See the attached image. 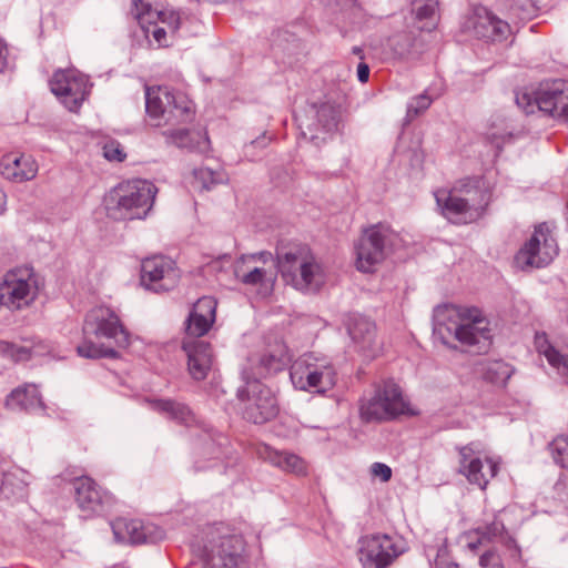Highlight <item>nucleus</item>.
Here are the masks:
<instances>
[{
    "mask_svg": "<svg viewBox=\"0 0 568 568\" xmlns=\"http://www.w3.org/2000/svg\"><path fill=\"white\" fill-rule=\"evenodd\" d=\"M132 6L138 18L144 12H146L150 8V6L148 3H144L142 0H132Z\"/></svg>",
    "mask_w": 568,
    "mask_h": 568,
    "instance_id": "53",
    "label": "nucleus"
},
{
    "mask_svg": "<svg viewBox=\"0 0 568 568\" xmlns=\"http://www.w3.org/2000/svg\"><path fill=\"white\" fill-rule=\"evenodd\" d=\"M272 253L266 251H262L251 255V258L262 261L263 263H266L268 260H272Z\"/></svg>",
    "mask_w": 568,
    "mask_h": 568,
    "instance_id": "55",
    "label": "nucleus"
},
{
    "mask_svg": "<svg viewBox=\"0 0 568 568\" xmlns=\"http://www.w3.org/2000/svg\"><path fill=\"white\" fill-rule=\"evenodd\" d=\"M546 94L554 95L552 102L541 101L548 114L568 123V81L552 80V89L546 91Z\"/></svg>",
    "mask_w": 568,
    "mask_h": 568,
    "instance_id": "30",
    "label": "nucleus"
},
{
    "mask_svg": "<svg viewBox=\"0 0 568 568\" xmlns=\"http://www.w3.org/2000/svg\"><path fill=\"white\" fill-rule=\"evenodd\" d=\"M558 252L557 241L549 227L546 223H540L515 255V264L523 271L546 267L558 255Z\"/></svg>",
    "mask_w": 568,
    "mask_h": 568,
    "instance_id": "9",
    "label": "nucleus"
},
{
    "mask_svg": "<svg viewBox=\"0 0 568 568\" xmlns=\"http://www.w3.org/2000/svg\"><path fill=\"white\" fill-rule=\"evenodd\" d=\"M465 31L478 39L491 42L506 40L510 34V26L488 9L477 8L464 23Z\"/></svg>",
    "mask_w": 568,
    "mask_h": 568,
    "instance_id": "18",
    "label": "nucleus"
},
{
    "mask_svg": "<svg viewBox=\"0 0 568 568\" xmlns=\"http://www.w3.org/2000/svg\"><path fill=\"white\" fill-rule=\"evenodd\" d=\"M181 277L175 262L163 255L144 258L141 264V284L155 293L173 290Z\"/></svg>",
    "mask_w": 568,
    "mask_h": 568,
    "instance_id": "13",
    "label": "nucleus"
},
{
    "mask_svg": "<svg viewBox=\"0 0 568 568\" xmlns=\"http://www.w3.org/2000/svg\"><path fill=\"white\" fill-rule=\"evenodd\" d=\"M272 138L271 136H267L266 133H263L261 136H258L257 139L251 141L250 145L251 146H258V148H265L268 145V143L271 142Z\"/></svg>",
    "mask_w": 568,
    "mask_h": 568,
    "instance_id": "54",
    "label": "nucleus"
},
{
    "mask_svg": "<svg viewBox=\"0 0 568 568\" xmlns=\"http://www.w3.org/2000/svg\"><path fill=\"white\" fill-rule=\"evenodd\" d=\"M197 552L202 568H247L246 545L241 535L211 529Z\"/></svg>",
    "mask_w": 568,
    "mask_h": 568,
    "instance_id": "6",
    "label": "nucleus"
},
{
    "mask_svg": "<svg viewBox=\"0 0 568 568\" xmlns=\"http://www.w3.org/2000/svg\"><path fill=\"white\" fill-rule=\"evenodd\" d=\"M347 331L361 352L367 356L376 354V326L372 321L362 315H354L349 320Z\"/></svg>",
    "mask_w": 568,
    "mask_h": 568,
    "instance_id": "25",
    "label": "nucleus"
},
{
    "mask_svg": "<svg viewBox=\"0 0 568 568\" xmlns=\"http://www.w3.org/2000/svg\"><path fill=\"white\" fill-rule=\"evenodd\" d=\"M37 291V281L31 268L9 271L0 284V304L20 310L36 298Z\"/></svg>",
    "mask_w": 568,
    "mask_h": 568,
    "instance_id": "11",
    "label": "nucleus"
},
{
    "mask_svg": "<svg viewBox=\"0 0 568 568\" xmlns=\"http://www.w3.org/2000/svg\"><path fill=\"white\" fill-rule=\"evenodd\" d=\"M166 36V32L163 28H155L153 30V38L159 42L161 43L162 40L165 38Z\"/></svg>",
    "mask_w": 568,
    "mask_h": 568,
    "instance_id": "57",
    "label": "nucleus"
},
{
    "mask_svg": "<svg viewBox=\"0 0 568 568\" xmlns=\"http://www.w3.org/2000/svg\"><path fill=\"white\" fill-rule=\"evenodd\" d=\"M311 119L306 121L296 116L301 135L316 145L325 142V134L334 132L339 121V108L331 102L320 105L313 104L310 109Z\"/></svg>",
    "mask_w": 568,
    "mask_h": 568,
    "instance_id": "15",
    "label": "nucleus"
},
{
    "mask_svg": "<svg viewBox=\"0 0 568 568\" xmlns=\"http://www.w3.org/2000/svg\"><path fill=\"white\" fill-rule=\"evenodd\" d=\"M475 534L478 535V542H490L497 537L507 538V544H515V540L507 535L505 524L495 518L491 523L477 527Z\"/></svg>",
    "mask_w": 568,
    "mask_h": 568,
    "instance_id": "37",
    "label": "nucleus"
},
{
    "mask_svg": "<svg viewBox=\"0 0 568 568\" xmlns=\"http://www.w3.org/2000/svg\"><path fill=\"white\" fill-rule=\"evenodd\" d=\"M153 408L160 413H164L172 419L186 422L190 416V409L183 404L170 399H160L153 403Z\"/></svg>",
    "mask_w": 568,
    "mask_h": 568,
    "instance_id": "40",
    "label": "nucleus"
},
{
    "mask_svg": "<svg viewBox=\"0 0 568 568\" xmlns=\"http://www.w3.org/2000/svg\"><path fill=\"white\" fill-rule=\"evenodd\" d=\"M542 353L549 365L554 367L562 378L568 379V356L559 353L551 345H548Z\"/></svg>",
    "mask_w": 568,
    "mask_h": 568,
    "instance_id": "43",
    "label": "nucleus"
},
{
    "mask_svg": "<svg viewBox=\"0 0 568 568\" xmlns=\"http://www.w3.org/2000/svg\"><path fill=\"white\" fill-rule=\"evenodd\" d=\"M504 7L510 19L528 20L536 14L535 0H505Z\"/></svg>",
    "mask_w": 568,
    "mask_h": 568,
    "instance_id": "38",
    "label": "nucleus"
},
{
    "mask_svg": "<svg viewBox=\"0 0 568 568\" xmlns=\"http://www.w3.org/2000/svg\"><path fill=\"white\" fill-rule=\"evenodd\" d=\"M435 199L444 217L450 223L462 225L477 221L481 216L471 209L467 200L462 199L453 189L435 192Z\"/></svg>",
    "mask_w": 568,
    "mask_h": 568,
    "instance_id": "21",
    "label": "nucleus"
},
{
    "mask_svg": "<svg viewBox=\"0 0 568 568\" xmlns=\"http://www.w3.org/2000/svg\"><path fill=\"white\" fill-rule=\"evenodd\" d=\"M296 389L324 394L336 384V372L329 358L314 353L298 357L290 369Z\"/></svg>",
    "mask_w": 568,
    "mask_h": 568,
    "instance_id": "7",
    "label": "nucleus"
},
{
    "mask_svg": "<svg viewBox=\"0 0 568 568\" xmlns=\"http://www.w3.org/2000/svg\"><path fill=\"white\" fill-rule=\"evenodd\" d=\"M165 136L168 144L176 145L178 148H186L192 151L204 152L209 148V139L206 136H200L194 143L191 138V132L186 129L168 130L162 133Z\"/></svg>",
    "mask_w": 568,
    "mask_h": 568,
    "instance_id": "33",
    "label": "nucleus"
},
{
    "mask_svg": "<svg viewBox=\"0 0 568 568\" xmlns=\"http://www.w3.org/2000/svg\"><path fill=\"white\" fill-rule=\"evenodd\" d=\"M201 444L203 455H210L219 459L224 455V446L227 444V438L220 433L207 432L201 439Z\"/></svg>",
    "mask_w": 568,
    "mask_h": 568,
    "instance_id": "39",
    "label": "nucleus"
},
{
    "mask_svg": "<svg viewBox=\"0 0 568 568\" xmlns=\"http://www.w3.org/2000/svg\"><path fill=\"white\" fill-rule=\"evenodd\" d=\"M432 104V99L426 94L422 93L414 97L407 104L406 119L413 121L420 113L426 111Z\"/></svg>",
    "mask_w": 568,
    "mask_h": 568,
    "instance_id": "44",
    "label": "nucleus"
},
{
    "mask_svg": "<svg viewBox=\"0 0 568 568\" xmlns=\"http://www.w3.org/2000/svg\"><path fill=\"white\" fill-rule=\"evenodd\" d=\"M235 275L245 285H257L261 284L266 275V271L261 267H254L252 271L240 275L239 271H235Z\"/></svg>",
    "mask_w": 568,
    "mask_h": 568,
    "instance_id": "48",
    "label": "nucleus"
},
{
    "mask_svg": "<svg viewBox=\"0 0 568 568\" xmlns=\"http://www.w3.org/2000/svg\"><path fill=\"white\" fill-rule=\"evenodd\" d=\"M503 136H504V134H500V135H497L496 133L489 134V138L493 139V141L496 142L498 144V146L500 145L499 139Z\"/></svg>",
    "mask_w": 568,
    "mask_h": 568,
    "instance_id": "60",
    "label": "nucleus"
},
{
    "mask_svg": "<svg viewBox=\"0 0 568 568\" xmlns=\"http://www.w3.org/2000/svg\"><path fill=\"white\" fill-rule=\"evenodd\" d=\"M8 48L4 41L0 38V72H2L7 65Z\"/></svg>",
    "mask_w": 568,
    "mask_h": 568,
    "instance_id": "52",
    "label": "nucleus"
},
{
    "mask_svg": "<svg viewBox=\"0 0 568 568\" xmlns=\"http://www.w3.org/2000/svg\"><path fill=\"white\" fill-rule=\"evenodd\" d=\"M183 351L187 356V368L192 378L202 381L207 376L212 366V348L207 342L184 341Z\"/></svg>",
    "mask_w": 568,
    "mask_h": 568,
    "instance_id": "24",
    "label": "nucleus"
},
{
    "mask_svg": "<svg viewBox=\"0 0 568 568\" xmlns=\"http://www.w3.org/2000/svg\"><path fill=\"white\" fill-rule=\"evenodd\" d=\"M73 485L75 501L85 517L100 515L112 504V497L90 477L78 478Z\"/></svg>",
    "mask_w": 568,
    "mask_h": 568,
    "instance_id": "19",
    "label": "nucleus"
},
{
    "mask_svg": "<svg viewBox=\"0 0 568 568\" xmlns=\"http://www.w3.org/2000/svg\"><path fill=\"white\" fill-rule=\"evenodd\" d=\"M438 7V0H412V13L419 22L426 21L424 24L418 26L420 31H432L435 23V13Z\"/></svg>",
    "mask_w": 568,
    "mask_h": 568,
    "instance_id": "35",
    "label": "nucleus"
},
{
    "mask_svg": "<svg viewBox=\"0 0 568 568\" xmlns=\"http://www.w3.org/2000/svg\"><path fill=\"white\" fill-rule=\"evenodd\" d=\"M114 539L129 545L155 544L164 538V531L152 523L118 518L111 523Z\"/></svg>",
    "mask_w": 568,
    "mask_h": 568,
    "instance_id": "17",
    "label": "nucleus"
},
{
    "mask_svg": "<svg viewBox=\"0 0 568 568\" xmlns=\"http://www.w3.org/2000/svg\"><path fill=\"white\" fill-rule=\"evenodd\" d=\"M291 362V354L283 341H275L267 345L261 353L247 358V369L251 378L258 379L283 371Z\"/></svg>",
    "mask_w": 568,
    "mask_h": 568,
    "instance_id": "16",
    "label": "nucleus"
},
{
    "mask_svg": "<svg viewBox=\"0 0 568 568\" xmlns=\"http://www.w3.org/2000/svg\"><path fill=\"white\" fill-rule=\"evenodd\" d=\"M402 542L385 534H375L359 539V561L363 568H386L404 552Z\"/></svg>",
    "mask_w": 568,
    "mask_h": 568,
    "instance_id": "12",
    "label": "nucleus"
},
{
    "mask_svg": "<svg viewBox=\"0 0 568 568\" xmlns=\"http://www.w3.org/2000/svg\"><path fill=\"white\" fill-rule=\"evenodd\" d=\"M352 52L361 59H364L363 49L361 47H353Z\"/></svg>",
    "mask_w": 568,
    "mask_h": 568,
    "instance_id": "58",
    "label": "nucleus"
},
{
    "mask_svg": "<svg viewBox=\"0 0 568 568\" xmlns=\"http://www.w3.org/2000/svg\"><path fill=\"white\" fill-rule=\"evenodd\" d=\"M161 14H162L163 17H165L166 14H169V17H170V19H171V22H170V23L172 24L173 29H178V28H179V26H180V18H179V16H178V13H176V12H174V11H170V12H162Z\"/></svg>",
    "mask_w": 568,
    "mask_h": 568,
    "instance_id": "56",
    "label": "nucleus"
},
{
    "mask_svg": "<svg viewBox=\"0 0 568 568\" xmlns=\"http://www.w3.org/2000/svg\"><path fill=\"white\" fill-rule=\"evenodd\" d=\"M481 378L496 386H505L514 374V368L501 359L484 361L478 364Z\"/></svg>",
    "mask_w": 568,
    "mask_h": 568,
    "instance_id": "32",
    "label": "nucleus"
},
{
    "mask_svg": "<svg viewBox=\"0 0 568 568\" xmlns=\"http://www.w3.org/2000/svg\"><path fill=\"white\" fill-rule=\"evenodd\" d=\"M195 468L199 470V469H203L204 467H203V466H200V465L196 463Z\"/></svg>",
    "mask_w": 568,
    "mask_h": 568,
    "instance_id": "61",
    "label": "nucleus"
},
{
    "mask_svg": "<svg viewBox=\"0 0 568 568\" xmlns=\"http://www.w3.org/2000/svg\"><path fill=\"white\" fill-rule=\"evenodd\" d=\"M174 102V93L168 88H148L145 89V111L153 121L152 125L162 126V121L166 114L168 103Z\"/></svg>",
    "mask_w": 568,
    "mask_h": 568,
    "instance_id": "29",
    "label": "nucleus"
},
{
    "mask_svg": "<svg viewBox=\"0 0 568 568\" xmlns=\"http://www.w3.org/2000/svg\"><path fill=\"white\" fill-rule=\"evenodd\" d=\"M23 490L21 481L16 480L14 476L9 473H3L0 483V494L9 499Z\"/></svg>",
    "mask_w": 568,
    "mask_h": 568,
    "instance_id": "46",
    "label": "nucleus"
},
{
    "mask_svg": "<svg viewBox=\"0 0 568 568\" xmlns=\"http://www.w3.org/2000/svg\"><path fill=\"white\" fill-rule=\"evenodd\" d=\"M368 78H369V67L366 63L361 62L357 67V79L361 83H365L368 81Z\"/></svg>",
    "mask_w": 568,
    "mask_h": 568,
    "instance_id": "51",
    "label": "nucleus"
},
{
    "mask_svg": "<svg viewBox=\"0 0 568 568\" xmlns=\"http://www.w3.org/2000/svg\"><path fill=\"white\" fill-rule=\"evenodd\" d=\"M276 266L286 283L297 290L316 292L324 283L322 267L306 245L300 243L278 244Z\"/></svg>",
    "mask_w": 568,
    "mask_h": 568,
    "instance_id": "3",
    "label": "nucleus"
},
{
    "mask_svg": "<svg viewBox=\"0 0 568 568\" xmlns=\"http://www.w3.org/2000/svg\"><path fill=\"white\" fill-rule=\"evenodd\" d=\"M271 463L280 469L297 476L307 474V465L298 455L290 452H274L270 456Z\"/></svg>",
    "mask_w": 568,
    "mask_h": 568,
    "instance_id": "34",
    "label": "nucleus"
},
{
    "mask_svg": "<svg viewBox=\"0 0 568 568\" xmlns=\"http://www.w3.org/2000/svg\"><path fill=\"white\" fill-rule=\"evenodd\" d=\"M384 51L394 59H413L423 52V42L413 31H402L386 39Z\"/></svg>",
    "mask_w": 568,
    "mask_h": 568,
    "instance_id": "26",
    "label": "nucleus"
},
{
    "mask_svg": "<svg viewBox=\"0 0 568 568\" xmlns=\"http://www.w3.org/2000/svg\"><path fill=\"white\" fill-rule=\"evenodd\" d=\"M193 186L200 191H210L215 185L225 181L223 171H213L209 168H199L193 170Z\"/></svg>",
    "mask_w": 568,
    "mask_h": 568,
    "instance_id": "36",
    "label": "nucleus"
},
{
    "mask_svg": "<svg viewBox=\"0 0 568 568\" xmlns=\"http://www.w3.org/2000/svg\"><path fill=\"white\" fill-rule=\"evenodd\" d=\"M216 301L211 296H203L193 305L184 325L189 337L205 335L215 322Z\"/></svg>",
    "mask_w": 568,
    "mask_h": 568,
    "instance_id": "22",
    "label": "nucleus"
},
{
    "mask_svg": "<svg viewBox=\"0 0 568 568\" xmlns=\"http://www.w3.org/2000/svg\"><path fill=\"white\" fill-rule=\"evenodd\" d=\"M433 334L442 344L452 349L468 353H485L491 345V329L483 311L475 306L443 304L433 312Z\"/></svg>",
    "mask_w": 568,
    "mask_h": 568,
    "instance_id": "1",
    "label": "nucleus"
},
{
    "mask_svg": "<svg viewBox=\"0 0 568 568\" xmlns=\"http://www.w3.org/2000/svg\"><path fill=\"white\" fill-rule=\"evenodd\" d=\"M36 162L28 156H20L13 160V168L11 175L18 181H29L37 174Z\"/></svg>",
    "mask_w": 568,
    "mask_h": 568,
    "instance_id": "41",
    "label": "nucleus"
},
{
    "mask_svg": "<svg viewBox=\"0 0 568 568\" xmlns=\"http://www.w3.org/2000/svg\"><path fill=\"white\" fill-rule=\"evenodd\" d=\"M0 354L11 358L14 362L27 361L30 358L29 348L6 341H0Z\"/></svg>",
    "mask_w": 568,
    "mask_h": 568,
    "instance_id": "45",
    "label": "nucleus"
},
{
    "mask_svg": "<svg viewBox=\"0 0 568 568\" xmlns=\"http://www.w3.org/2000/svg\"><path fill=\"white\" fill-rule=\"evenodd\" d=\"M453 190L467 200L471 209L478 211L480 216L484 215L486 207L490 202V185L483 176H468L456 182Z\"/></svg>",
    "mask_w": 568,
    "mask_h": 568,
    "instance_id": "23",
    "label": "nucleus"
},
{
    "mask_svg": "<svg viewBox=\"0 0 568 568\" xmlns=\"http://www.w3.org/2000/svg\"><path fill=\"white\" fill-rule=\"evenodd\" d=\"M549 453L556 465L568 469V436H558L548 444Z\"/></svg>",
    "mask_w": 568,
    "mask_h": 568,
    "instance_id": "42",
    "label": "nucleus"
},
{
    "mask_svg": "<svg viewBox=\"0 0 568 568\" xmlns=\"http://www.w3.org/2000/svg\"><path fill=\"white\" fill-rule=\"evenodd\" d=\"M480 568H504L501 558L496 549H488L479 557Z\"/></svg>",
    "mask_w": 568,
    "mask_h": 568,
    "instance_id": "49",
    "label": "nucleus"
},
{
    "mask_svg": "<svg viewBox=\"0 0 568 568\" xmlns=\"http://www.w3.org/2000/svg\"><path fill=\"white\" fill-rule=\"evenodd\" d=\"M485 542H478V539L476 541H471L468 544V548L470 550H476L478 549L479 546L484 545Z\"/></svg>",
    "mask_w": 568,
    "mask_h": 568,
    "instance_id": "59",
    "label": "nucleus"
},
{
    "mask_svg": "<svg viewBox=\"0 0 568 568\" xmlns=\"http://www.w3.org/2000/svg\"><path fill=\"white\" fill-rule=\"evenodd\" d=\"M103 155L109 161L122 162L126 154L118 141H110L103 146Z\"/></svg>",
    "mask_w": 568,
    "mask_h": 568,
    "instance_id": "47",
    "label": "nucleus"
},
{
    "mask_svg": "<svg viewBox=\"0 0 568 568\" xmlns=\"http://www.w3.org/2000/svg\"><path fill=\"white\" fill-rule=\"evenodd\" d=\"M50 88L71 112H77L90 93L88 79L73 70L55 71L50 80Z\"/></svg>",
    "mask_w": 568,
    "mask_h": 568,
    "instance_id": "14",
    "label": "nucleus"
},
{
    "mask_svg": "<svg viewBox=\"0 0 568 568\" xmlns=\"http://www.w3.org/2000/svg\"><path fill=\"white\" fill-rule=\"evenodd\" d=\"M371 473L374 477H378L384 483L392 478V468L384 463L372 464Z\"/></svg>",
    "mask_w": 568,
    "mask_h": 568,
    "instance_id": "50",
    "label": "nucleus"
},
{
    "mask_svg": "<svg viewBox=\"0 0 568 568\" xmlns=\"http://www.w3.org/2000/svg\"><path fill=\"white\" fill-rule=\"evenodd\" d=\"M156 186L146 180H131L119 183L105 199L108 216L113 220H141L151 211Z\"/></svg>",
    "mask_w": 568,
    "mask_h": 568,
    "instance_id": "4",
    "label": "nucleus"
},
{
    "mask_svg": "<svg viewBox=\"0 0 568 568\" xmlns=\"http://www.w3.org/2000/svg\"><path fill=\"white\" fill-rule=\"evenodd\" d=\"M394 237V232L383 224H375L364 230L355 244L357 270L364 273L373 272L375 265L386 257Z\"/></svg>",
    "mask_w": 568,
    "mask_h": 568,
    "instance_id": "10",
    "label": "nucleus"
},
{
    "mask_svg": "<svg viewBox=\"0 0 568 568\" xmlns=\"http://www.w3.org/2000/svg\"><path fill=\"white\" fill-rule=\"evenodd\" d=\"M82 331L83 341L77 346V353L83 358H116L119 352L115 347L125 348L130 344L129 332L108 307L88 314Z\"/></svg>",
    "mask_w": 568,
    "mask_h": 568,
    "instance_id": "2",
    "label": "nucleus"
},
{
    "mask_svg": "<svg viewBox=\"0 0 568 568\" xmlns=\"http://www.w3.org/2000/svg\"><path fill=\"white\" fill-rule=\"evenodd\" d=\"M241 375L245 386L240 387L236 395L244 403V419L262 425L275 418L278 414V404L272 389L258 379H252L247 369H242Z\"/></svg>",
    "mask_w": 568,
    "mask_h": 568,
    "instance_id": "8",
    "label": "nucleus"
},
{
    "mask_svg": "<svg viewBox=\"0 0 568 568\" xmlns=\"http://www.w3.org/2000/svg\"><path fill=\"white\" fill-rule=\"evenodd\" d=\"M194 118L192 102L181 93H174V102L168 103L162 125L190 123Z\"/></svg>",
    "mask_w": 568,
    "mask_h": 568,
    "instance_id": "31",
    "label": "nucleus"
},
{
    "mask_svg": "<svg viewBox=\"0 0 568 568\" xmlns=\"http://www.w3.org/2000/svg\"><path fill=\"white\" fill-rule=\"evenodd\" d=\"M460 469L459 471L466 476L468 481L477 485L480 489H485L489 480L498 473V464L491 459H486V469L483 460L475 456L473 445L464 446L459 449Z\"/></svg>",
    "mask_w": 568,
    "mask_h": 568,
    "instance_id": "20",
    "label": "nucleus"
},
{
    "mask_svg": "<svg viewBox=\"0 0 568 568\" xmlns=\"http://www.w3.org/2000/svg\"><path fill=\"white\" fill-rule=\"evenodd\" d=\"M6 406L13 412L33 413L45 409L40 392L34 384L14 388L6 399Z\"/></svg>",
    "mask_w": 568,
    "mask_h": 568,
    "instance_id": "27",
    "label": "nucleus"
},
{
    "mask_svg": "<svg viewBox=\"0 0 568 568\" xmlns=\"http://www.w3.org/2000/svg\"><path fill=\"white\" fill-rule=\"evenodd\" d=\"M406 414L415 413L400 386L392 378L377 384L369 397L359 400V417L364 423L389 422Z\"/></svg>",
    "mask_w": 568,
    "mask_h": 568,
    "instance_id": "5",
    "label": "nucleus"
},
{
    "mask_svg": "<svg viewBox=\"0 0 568 568\" xmlns=\"http://www.w3.org/2000/svg\"><path fill=\"white\" fill-rule=\"evenodd\" d=\"M550 89H552V81L541 82L537 89L518 90L515 93L516 104L526 114L535 113L536 110L548 114L541 101L552 102L554 95L546 94V91H550Z\"/></svg>",
    "mask_w": 568,
    "mask_h": 568,
    "instance_id": "28",
    "label": "nucleus"
}]
</instances>
